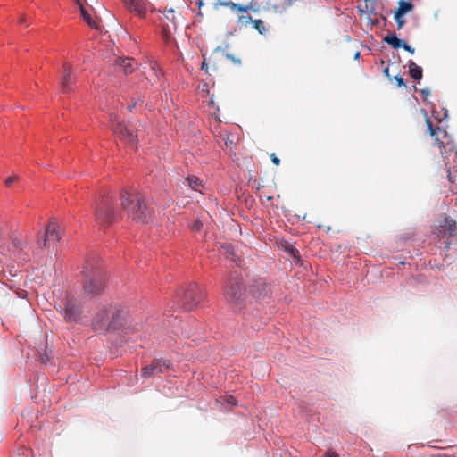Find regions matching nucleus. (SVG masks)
<instances>
[{
    "instance_id": "1",
    "label": "nucleus",
    "mask_w": 457,
    "mask_h": 457,
    "mask_svg": "<svg viewBox=\"0 0 457 457\" xmlns=\"http://www.w3.org/2000/svg\"><path fill=\"white\" fill-rule=\"evenodd\" d=\"M121 205L129 218L138 224H147L153 218L154 211L148 206L145 198L137 193L123 191Z\"/></svg>"
},
{
    "instance_id": "2",
    "label": "nucleus",
    "mask_w": 457,
    "mask_h": 457,
    "mask_svg": "<svg viewBox=\"0 0 457 457\" xmlns=\"http://www.w3.org/2000/svg\"><path fill=\"white\" fill-rule=\"evenodd\" d=\"M425 119L430 135L435 137L436 141H437L438 147L444 148V151L441 152L444 159L449 158V156L446 154L447 151L453 152L455 158H457V146L451 141L446 131L442 130L440 128H437L436 129H433L432 122L429 120L427 113H425Z\"/></svg>"
},
{
    "instance_id": "3",
    "label": "nucleus",
    "mask_w": 457,
    "mask_h": 457,
    "mask_svg": "<svg viewBox=\"0 0 457 457\" xmlns=\"http://www.w3.org/2000/svg\"><path fill=\"white\" fill-rule=\"evenodd\" d=\"M94 215L96 221L100 225L110 223L113 218V207L108 199H102L95 204Z\"/></svg>"
},
{
    "instance_id": "4",
    "label": "nucleus",
    "mask_w": 457,
    "mask_h": 457,
    "mask_svg": "<svg viewBox=\"0 0 457 457\" xmlns=\"http://www.w3.org/2000/svg\"><path fill=\"white\" fill-rule=\"evenodd\" d=\"M104 288V279L99 272L85 274L84 291L87 295H96Z\"/></svg>"
},
{
    "instance_id": "5",
    "label": "nucleus",
    "mask_w": 457,
    "mask_h": 457,
    "mask_svg": "<svg viewBox=\"0 0 457 457\" xmlns=\"http://www.w3.org/2000/svg\"><path fill=\"white\" fill-rule=\"evenodd\" d=\"M112 129L115 134L119 135L120 138L131 147L136 145L138 138V134L134 135L135 128L133 125H126L120 122L112 125Z\"/></svg>"
},
{
    "instance_id": "6",
    "label": "nucleus",
    "mask_w": 457,
    "mask_h": 457,
    "mask_svg": "<svg viewBox=\"0 0 457 457\" xmlns=\"http://www.w3.org/2000/svg\"><path fill=\"white\" fill-rule=\"evenodd\" d=\"M59 308L63 311L64 317L69 321H76L79 315V304L73 298H67L63 304H59Z\"/></svg>"
},
{
    "instance_id": "7",
    "label": "nucleus",
    "mask_w": 457,
    "mask_h": 457,
    "mask_svg": "<svg viewBox=\"0 0 457 457\" xmlns=\"http://www.w3.org/2000/svg\"><path fill=\"white\" fill-rule=\"evenodd\" d=\"M61 88L63 93H69L71 90V85L74 82L72 78V65L65 62L61 71Z\"/></svg>"
},
{
    "instance_id": "8",
    "label": "nucleus",
    "mask_w": 457,
    "mask_h": 457,
    "mask_svg": "<svg viewBox=\"0 0 457 457\" xmlns=\"http://www.w3.org/2000/svg\"><path fill=\"white\" fill-rule=\"evenodd\" d=\"M59 240L58 227L54 221L49 223L46 229L45 238L43 239V245L46 246L50 241Z\"/></svg>"
},
{
    "instance_id": "9",
    "label": "nucleus",
    "mask_w": 457,
    "mask_h": 457,
    "mask_svg": "<svg viewBox=\"0 0 457 457\" xmlns=\"http://www.w3.org/2000/svg\"><path fill=\"white\" fill-rule=\"evenodd\" d=\"M131 12L143 16L145 12V0H123Z\"/></svg>"
},
{
    "instance_id": "10",
    "label": "nucleus",
    "mask_w": 457,
    "mask_h": 457,
    "mask_svg": "<svg viewBox=\"0 0 457 457\" xmlns=\"http://www.w3.org/2000/svg\"><path fill=\"white\" fill-rule=\"evenodd\" d=\"M225 295L227 297V300L229 301V302H236V301H237V299H239V297L241 295V288H240L238 283L232 284L226 290Z\"/></svg>"
},
{
    "instance_id": "11",
    "label": "nucleus",
    "mask_w": 457,
    "mask_h": 457,
    "mask_svg": "<svg viewBox=\"0 0 457 457\" xmlns=\"http://www.w3.org/2000/svg\"><path fill=\"white\" fill-rule=\"evenodd\" d=\"M114 64L120 66L125 73H129L134 70L132 59L117 57L114 59Z\"/></svg>"
},
{
    "instance_id": "12",
    "label": "nucleus",
    "mask_w": 457,
    "mask_h": 457,
    "mask_svg": "<svg viewBox=\"0 0 457 457\" xmlns=\"http://www.w3.org/2000/svg\"><path fill=\"white\" fill-rule=\"evenodd\" d=\"M25 242L21 241L20 238L14 237L12 239V248L11 249V252L14 256H17L19 259H22L21 254L25 248Z\"/></svg>"
},
{
    "instance_id": "13",
    "label": "nucleus",
    "mask_w": 457,
    "mask_h": 457,
    "mask_svg": "<svg viewBox=\"0 0 457 457\" xmlns=\"http://www.w3.org/2000/svg\"><path fill=\"white\" fill-rule=\"evenodd\" d=\"M412 7L413 5L410 2L401 0L399 2V7L395 12V14H398V16H404L406 13L412 10Z\"/></svg>"
},
{
    "instance_id": "14",
    "label": "nucleus",
    "mask_w": 457,
    "mask_h": 457,
    "mask_svg": "<svg viewBox=\"0 0 457 457\" xmlns=\"http://www.w3.org/2000/svg\"><path fill=\"white\" fill-rule=\"evenodd\" d=\"M409 71L414 79H420L422 78V69L418 66L414 62H410Z\"/></svg>"
},
{
    "instance_id": "15",
    "label": "nucleus",
    "mask_w": 457,
    "mask_h": 457,
    "mask_svg": "<svg viewBox=\"0 0 457 457\" xmlns=\"http://www.w3.org/2000/svg\"><path fill=\"white\" fill-rule=\"evenodd\" d=\"M385 41L395 49L401 48L404 43L402 39L398 38L395 35H387L385 37Z\"/></svg>"
},
{
    "instance_id": "16",
    "label": "nucleus",
    "mask_w": 457,
    "mask_h": 457,
    "mask_svg": "<svg viewBox=\"0 0 457 457\" xmlns=\"http://www.w3.org/2000/svg\"><path fill=\"white\" fill-rule=\"evenodd\" d=\"M78 4H79V9H80L82 18L88 23V25H90L91 27H95L96 26L95 22L92 20L88 12L85 9V7L82 5V4L79 1H78Z\"/></svg>"
},
{
    "instance_id": "17",
    "label": "nucleus",
    "mask_w": 457,
    "mask_h": 457,
    "mask_svg": "<svg viewBox=\"0 0 457 457\" xmlns=\"http://www.w3.org/2000/svg\"><path fill=\"white\" fill-rule=\"evenodd\" d=\"M455 221L453 219L445 218L441 227L449 231L450 234H453L455 231Z\"/></svg>"
},
{
    "instance_id": "18",
    "label": "nucleus",
    "mask_w": 457,
    "mask_h": 457,
    "mask_svg": "<svg viewBox=\"0 0 457 457\" xmlns=\"http://www.w3.org/2000/svg\"><path fill=\"white\" fill-rule=\"evenodd\" d=\"M187 182H188V186L192 189H194L195 191H199L200 193L202 192L201 189H200L201 182L198 179V178H196V177H188L187 178Z\"/></svg>"
},
{
    "instance_id": "19",
    "label": "nucleus",
    "mask_w": 457,
    "mask_h": 457,
    "mask_svg": "<svg viewBox=\"0 0 457 457\" xmlns=\"http://www.w3.org/2000/svg\"><path fill=\"white\" fill-rule=\"evenodd\" d=\"M102 312L100 314H98L96 319H95V322L96 324L101 326L105 320H107L109 314H108V309L106 307H104L103 310L101 311Z\"/></svg>"
},
{
    "instance_id": "20",
    "label": "nucleus",
    "mask_w": 457,
    "mask_h": 457,
    "mask_svg": "<svg viewBox=\"0 0 457 457\" xmlns=\"http://www.w3.org/2000/svg\"><path fill=\"white\" fill-rule=\"evenodd\" d=\"M154 362L157 366V370L159 372H162L163 369H169L170 367V362L168 360L158 359L155 360Z\"/></svg>"
},
{
    "instance_id": "21",
    "label": "nucleus",
    "mask_w": 457,
    "mask_h": 457,
    "mask_svg": "<svg viewBox=\"0 0 457 457\" xmlns=\"http://www.w3.org/2000/svg\"><path fill=\"white\" fill-rule=\"evenodd\" d=\"M155 371H158L157 366L154 364V362L149 366H145L142 370V376L145 378L150 377L153 373Z\"/></svg>"
},
{
    "instance_id": "22",
    "label": "nucleus",
    "mask_w": 457,
    "mask_h": 457,
    "mask_svg": "<svg viewBox=\"0 0 457 457\" xmlns=\"http://www.w3.org/2000/svg\"><path fill=\"white\" fill-rule=\"evenodd\" d=\"M254 28L259 31L260 34H264L266 32V28L264 27L263 22L261 20H257L253 21Z\"/></svg>"
},
{
    "instance_id": "23",
    "label": "nucleus",
    "mask_w": 457,
    "mask_h": 457,
    "mask_svg": "<svg viewBox=\"0 0 457 457\" xmlns=\"http://www.w3.org/2000/svg\"><path fill=\"white\" fill-rule=\"evenodd\" d=\"M162 12L167 20H169L170 21H174L175 15H174V10L172 8L165 9Z\"/></svg>"
},
{
    "instance_id": "24",
    "label": "nucleus",
    "mask_w": 457,
    "mask_h": 457,
    "mask_svg": "<svg viewBox=\"0 0 457 457\" xmlns=\"http://www.w3.org/2000/svg\"><path fill=\"white\" fill-rule=\"evenodd\" d=\"M20 179V177L16 174H12L11 176H9L8 178H6L4 183L6 185V187H11L12 183H14L15 181H18Z\"/></svg>"
},
{
    "instance_id": "25",
    "label": "nucleus",
    "mask_w": 457,
    "mask_h": 457,
    "mask_svg": "<svg viewBox=\"0 0 457 457\" xmlns=\"http://www.w3.org/2000/svg\"><path fill=\"white\" fill-rule=\"evenodd\" d=\"M231 8L233 10H237L238 12H246L249 9V6H241L239 4L232 3L231 4Z\"/></svg>"
},
{
    "instance_id": "26",
    "label": "nucleus",
    "mask_w": 457,
    "mask_h": 457,
    "mask_svg": "<svg viewBox=\"0 0 457 457\" xmlns=\"http://www.w3.org/2000/svg\"><path fill=\"white\" fill-rule=\"evenodd\" d=\"M403 16H398V14L395 13V20L397 22L398 29L403 28L404 25V20L403 19Z\"/></svg>"
},
{
    "instance_id": "27",
    "label": "nucleus",
    "mask_w": 457,
    "mask_h": 457,
    "mask_svg": "<svg viewBox=\"0 0 457 457\" xmlns=\"http://www.w3.org/2000/svg\"><path fill=\"white\" fill-rule=\"evenodd\" d=\"M239 21L242 23V24H247L249 22H253V21H252L251 17L250 16H241L239 18Z\"/></svg>"
},
{
    "instance_id": "28",
    "label": "nucleus",
    "mask_w": 457,
    "mask_h": 457,
    "mask_svg": "<svg viewBox=\"0 0 457 457\" xmlns=\"http://www.w3.org/2000/svg\"><path fill=\"white\" fill-rule=\"evenodd\" d=\"M201 227H202V223H201L199 220L195 221V222L191 225V228H192L193 230H195V231L199 230V229L201 228Z\"/></svg>"
},
{
    "instance_id": "29",
    "label": "nucleus",
    "mask_w": 457,
    "mask_h": 457,
    "mask_svg": "<svg viewBox=\"0 0 457 457\" xmlns=\"http://www.w3.org/2000/svg\"><path fill=\"white\" fill-rule=\"evenodd\" d=\"M402 47L404 48L409 53H411V54H414V48L411 46H410L406 43H403V46Z\"/></svg>"
},
{
    "instance_id": "30",
    "label": "nucleus",
    "mask_w": 457,
    "mask_h": 457,
    "mask_svg": "<svg viewBox=\"0 0 457 457\" xmlns=\"http://www.w3.org/2000/svg\"><path fill=\"white\" fill-rule=\"evenodd\" d=\"M226 403L229 405H234V404H236V400L234 399L233 396L228 395L226 397Z\"/></svg>"
},
{
    "instance_id": "31",
    "label": "nucleus",
    "mask_w": 457,
    "mask_h": 457,
    "mask_svg": "<svg viewBox=\"0 0 457 457\" xmlns=\"http://www.w3.org/2000/svg\"><path fill=\"white\" fill-rule=\"evenodd\" d=\"M395 79L396 80L397 84L399 87L401 86H403L404 85V82H403V79L401 78V77H395Z\"/></svg>"
},
{
    "instance_id": "32",
    "label": "nucleus",
    "mask_w": 457,
    "mask_h": 457,
    "mask_svg": "<svg viewBox=\"0 0 457 457\" xmlns=\"http://www.w3.org/2000/svg\"><path fill=\"white\" fill-rule=\"evenodd\" d=\"M289 252H290L291 255H292L294 258H298V255H297V254H298V252H297L295 249H294L293 247H290V248H289Z\"/></svg>"
},
{
    "instance_id": "33",
    "label": "nucleus",
    "mask_w": 457,
    "mask_h": 457,
    "mask_svg": "<svg viewBox=\"0 0 457 457\" xmlns=\"http://www.w3.org/2000/svg\"><path fill=\"white\" fill-rule=\"evenodd\" d=\"M271 161L276 165H278L280 162L279 159L274 154L271 155Z\"/></svg>"
},
{
    "instance_id": "34",
    "label": "nucleus",
    "mask_w": 457,
    "mask_h": 457,
    "mask_svg": "<svg viewBox=\"0 0 457 457\" xmlns=\"http://www.w3.org/2000/svg\"><path fill=\"white\" fill-rule=\"evenodd\" d=\"M192 297H193V293L192 292L186 293V295H185V300L186 301L191 300Z\"/></svg>"
},
{
    "instance_id": "35",
    "label": "nucleus",
    "mask_w": 457,
    "mask_h": 457,
    "mask_svg": "<svg viewBox=\"0 0 457 457\" xmlns=\"http://www.w3.org/2000/svg\"><path fill=\"white\" fill-rule=\"evenodd\" d=\"M421 94L423 95L424 99H426L429 96V90L423 89V90H421Z\"/></svg>"
},
{
    "instance_id": "36",
    "label": "nucleus",
    "mask_w": 457,
    "mask_h": 457,
    "mask_svg": "<svg viewBox=\"0 0 457 457\" xmlns=\"http://www.w3.org/2000/svg\"><path fill=\"white\" fill-rule=\"evenodd\" d=\"M326 457H338V455L334 452H328Z\"/></svg>"
},
{
    "instance_id": "37",
    "label": "nucleus",
    "mask_w": 457,
    "mask_h": 457,
    "mask_svg": "<svg viewBox=\"0 0 457 457\" xmlns=\"http://www.w3.org/2000/svg\"><path fill=\"white\" fill-rule=\"evenodd\" d=\"M360 57V53L357 52L354 55V59L357 60Z\"/></svg>"
},
{
    "instance_id": "38",
    "label": "nucleus",
    "mask_w": 457,
    "mask_h": 457,
    "mask_svg": "<svg viewBox=\"0 0 457 457\" xmlns=\"http://www.w3.org/2000/svg\"><path fill=\"white\" fill-rule=\"evenodd\" d=\"M152 71L156 75V77H158L157 71L154 67H152Z\"/></svg>"
},
{
    "instance_id": "39",
    "label": "nucleus",
    "mask_w": 457,
    "mask_h": 457,
    "mask_svg": "<svg viewBox=\"0 0 457 457\" xmlns=\"http://www.w3.org/2000/svg\"><path fill=\"white\" fill-rule=\"evenodd\" d=\"M24 21H25V18H24V17H22V18H21L20 22H21V23H23V22H24Z\"/></svg>"
},
{
    "instance_id": "40",
    "label": "nucleus",
    "mask_w": 457,
    "mask_h": 457,
    "mask_svg": "<svg viewBox=\"0 0 457 457\" xmlns=\"http://www.w3.org/2000/svg\"><path fill=\"white\" fill-rule=\"evenodd\" d=\"M437 17H438V13H437V12H436V13H435V18H436V19H437Z\"/></svg>"
},
{
    "instance_id": "41",
    "label": "nucleus",
    "mask_w": 457,
    "mask_h": 457,
    "mask_svg": "<svg viewBox=\"0 0 457 457\" xmlns=\"http://www.w3.org/2000/svg\"><path fill=\"white\" fill-rule=\"evenodd\" d=\"M448 177H449V179H451V172L450 171H449Z\"/></svg>"
}]
</instances>
